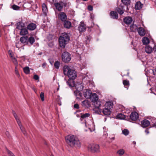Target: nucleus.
I'll return each mask as SVG.
<instances>
[{"label":"nucleus","mask_w":156,"mask_h":156,"mask_svg":"<svg viewBox=\"0 0 156 156\" xmlns=\"http://www.w3.org/2000/svg\"><path fill=\"white\" fill-rule=\"evenodd\" d=\"M34 79L35 80H38L39 79V77L37 75L35 74L34 76Z\"/></svg>","instance_id":"obj_50"},{"label":"nucleus","mask_w":156,"mask_h":156,"mask_svg":"<svg viewBox=\"0 0 156 156\" xmlns=\"http://www.w3.org/2000/svg\"><path fill=\"white\" fill-rule=\"evenodd\" d=\"M78 30L80 32H83L86 30V25L83 21H81L78 27Z\"/></svg>","instance_id":"obj_10"},{"label":"nucleus","mask_w":156,"mask_h":156,"mask_svg":"<svg viewBox=\"0 0 156 156\" xmlns=\"http://www.w3.org/2000/svg\"><path fill=\"white\" fill-rule=\"evenodd\" d=\"M36 27L37 25L35 23H31L27 25V28L29 30H33L36 28Z\"/></svg>","instance_id":"obj_15"},{"label":"nucleus","mask_w":156,"mask_h":156,"mask_svg":"<svg viewBox=\"0 0 156 156\" xmlns=\"http://www.w3.org/2000/svg\"><path fill=\"white\" fill-rule=\"evenodd\" d=\"M7 152L9 156H15L12 152L8 150L7 147L6 148Z\"/></svg>","instance_id":"obj_43"},{"label":"nucleus","mask_w":156,"mask_h":156,"mask_svg":"<svg viewBox=\"0 0 156 156\" xmlns=\"http://www.w3.org/2000/svg\"><path fill=\"white\" fill-rule=\"evenodd\" d=\"M119 7H120V8L122 9H124V5H121V4L120 5H119Z\"/></svg>","instance_id":"obj_57"},{"label":"nucleus","mask_w":156,"mask_h":156,"mask_svg":"<svg viewBox=\"0 0 156 156\" xmlns=\"http://www.w3.org/2000/svg\"><path fill=\"white\" fill-rule=\"evenodd\" d=\"M116 118L118 119H126V116L122 113H119L116 116Z\"/></svg>","instance_id":"obj_28"},{"label":"nucleus","mask_w":156,"mask_h":156,"mask_svg":"<svg viewBox=\"0 0 156 156\" xmlns=\"http://www.w3.org/2000/svg\"><path fill=\"white\" fill-rule=\"evenodd\" d=\"M28 37L27 36L22 37L20 38V41L22 43L28 45Z\"/></svg>","instance_id":"obj_18"},{"label":"nucleus","mask_w":156,"mask_h":156,"mask_svg":"<svg viewBox=\"0 0 156 156\" xmlns=\"http://www.w3.org/2000/svg\"><path fill=\"white\" fill-rule=\"evenodd\" d=\"M143 4H141L140 2H137L135 4V8L136 9L139 10L142 7Z\"/></svg>","instance_id":"obj_29"},{"label":"nucleus","mask_w":156,"mask_h":156,"mask_svg":"<svg viewBox=\"0 0 156 156\" xmlns=\"http://www.w3.org/2000/svg\"><path fill=\"white\" fill-rule=\"evenodd\" d=\"M83 87L81 85H80L78 87L76 88V90L74 91V94L77 96L78 95L80 97H81L82 94L80 92V91H82L83 89Z\"/></svg>","instance_id":"obj_8"},{"label":"nucleus","mask_w":156,"mask_h":156,"mask_svg":"<svg viewBox=\"0 0 156 156\" xmlns=\"http://www.w3.org/2000/svg\"><path fill=\"white\" fill-rule=\"evenodd\" d=\"M123 22L126 24H130L133 21L132 17L129 16H127L125 17L123 19Z\"/></svg>","instance_id":"obj_14"},{"label":"nucleus","mask_w":156,"mask_h":156,"mask_svg":"<svg viewBox=\"0 0 156 156\" xmlns=\"http://www.w3.org/2000/svg\"><path fill=\"white\" fill-rule=\"evenodd\" d=\"M81 116L80 117L82 118V119H84L86 118H87L90 116V115L89 113H86L84 114H82V113H81Z\"/></svg>","instance_id":"obj_39"},{"label":"nucleus","mask_w":156,"mask_h":156,"mask_svg":"<svg viewBox=\"0 0 156 156\" xmlns=\"http://www.w3.org/2000/svg\"><path fill=\"white\" fill-rule=\"evenodd\" d=\"M66 143L71 147L74 146L80 147L81 143L78 138L74 135L67 136L65 137Z\"/></svg>","instance_id":"obj_2"},{"label":"nucleus","mask_w":156,"mask_h":156,"mask_svg":"<svg viewBox=\"0 0 156 156\" xmlns=\"http://www.w3.org/2000/svg\"><path fill=\"white\" fill-rule=\"evenodd\" d=\"M14 117L15 118V119H16V120H17V119H19L18 118V117H17V115H16V116H14Z\"/></svg>","instance_id":"obj_64"},{"label":"nucleus","mask_w":156,"mask_h":156,"mask_svg":"<svg viewBox=\"0 0 156 156\" xmlns=\"http://www.w3.org/2000/svg\"><path fill=\"white\" fill-rule=\"evenodd\" d=\"M12 113H13V115L14 116H16V115H17L16 112H15V111H12Z\"/></svg>","instance_id":"obj_61"},{"label":"nucleus","mask_w":156,"mask_h":156,"mask_svg":"<svg viewBox=\"0 0 156 156\" xmlns=\"http://www.w3.org/2000/svg\"><path fill=\"white\" fill-rule=\"evenodd\" d=\"M142 42L144 45H147L150 42L149 39L147 37H144L142 39Z\"/></svg>","instance_id":"obj_31"},{"label":"nucleus","mask_w":156,"mask_h":156,"mask_svg":"<svg viewBox=\"0 0 156 156\" xmlns=\"http://www.w3.org/2000/svg\"><path fill=\"white\" fill-rule=\"evenodd\" d=\"M46 64L45 63H43L42 65V66L43 67H44L46 66Z\"/></svg>","instance_id":"obj_60"},{"label":"nucleus","mask_w":156,"mask_h":156,"mask_svg":"<svg viewBox=\"0 0 156 156\" xmlns=\"http://www.w3.org/2000/svg\"><path fill=\"white\" fill-rule=\"evenodd\" d=\"M82 106L86 107H89L90 104L89 101L88 100H85L82 102Z\"/></svg>","instance_id":"obj_25"},{"label":"nucleus","mask_w":156,"mask_h":156,"mask_svg":"<svg viewBox=\"0 0 156 156\" xmlns=\"http://www.w3.org/2000/svg\"><path fill=\"white\" fill-rule=\"evenodd\" d=\"M42 7L43 12L46 13L48 12V9L45 3H43L42 5Z\"/></svg>","instance_id":"obj_35"},{"label":"nucleus","mask_w":156,"mask_h":156,"mask_svg":"<svg viewBox=\"0 0 156 156\" xmlns=\"http://www.w3.org/2000/svg\"><path fill=\"white\" fill-rule=\"evenodd\" d=\"M91 98H90L92 102L94 103L98 99V96L96 93H93L91 96Z\"/></svg>","instance_id":"obj_22"},{"label":"nucleus","mask_w":156,"mask_h":156,"mask_svg":"<svg viewBox=\"0 0 156 156\" xmlns=\"http://www.w3.org/2000/svg\"><path fill=\"white\" fill-rule=\"evenodd\" d=\"M12 8L14 10H20V7L19 6L14 4L12 5Z\"/></svg>","instance_id":"obj_42"},{"label":"nucleus","mask_w":156,"mask_h":156,"mask_svg":"<svg viewBox=\"0 0 156 156\" xmlns=\"http://www.w3.org/2000/svg\"><path fill=\"white\" fill-rule=\"evenodd\" d=\"M15 73L18 76H20L19 73L18 71V69L17 68V66H16L15 69Z\"/></svg>","instance_id":"obj_47"},{"label":"nucleus","mask_w":156,"mask_h":156,"mask_svg":"<svg viewBox=\"0 0 156 156\" xmlns=\"http://www.w3.org/2000/svg\"><path fill=\"white\" fill-rule=\"evenodd\" d=\"M152 124L151 125L152 127H155L156 128V120H154L152 121Z\"/></svg>","instance_id":"obj_48"},{"label":"nucleus","mask_w":156,"mask_h":156,"mask_svg":"<svg viewBox=\"0 0 156 156\" xmlns=\"http://www.w3.org/2000/svg\"><path fill=\"white\" fill-rule=\"evenodd\" d=\"M110 17L113 19H117L118 18V15L116 11H111L110 13Z\"/></svg>","instance_id":"obj_16"},{"label":"nucleus","mask_w":156,"mask_h":156,"mask_svg":"<svg viewBox=\"0 0 156 156\" xmlns=\"http://www.w3.org/2000/svg\"><path fill=\"white\" fill-rule=\"evenodd\" d=\"M87 148L88 151L92 153H98L100 151V147L98 144H90L88 145Z\"/></svg>","instance_id":"obj_3"},{"label":"nucleus","mask_w":156,"mask_h":156,"mask_svg":"<svg viewBox=\"0 0 156 156\" xmlns=\"http://www.w3.org/2000/svg\"><path fill=\"white\" fill-rule=\"evenodd\" d=\"M102 112L104 115L108 116L110 115L111 113L110 109L106 108V107L103 108Z\"/></svg>","instance_id":"obj_19"},{"label":"nucleus","mask_w":156,"mask_h":156,"mask_svg":"<svg viewBox=\"0 0 156 156\" xmlns=\"http://www.w3.org/2000/svg\"><path fill=\"white\" fill-rule=\"evenodd\" d=\"M74 108L76 109H79L80 108V107L79 105L78 104L76 103L74 105Z\"/></svg>","instance_id":"obj_51"},{"label":"nucleus","mask_w":156,"mask_h":156,"mask_svg":"<svg viewBox=\"0 0 156 156\" xmlns=\"http://www.w3.org/2000/svg\"><path fill=\"white\" fill-rule=\"evenodd\" d=\"M151 127H150L149 128H146V129H145V132L147 134H149V129Z\"/></svg>","instance_id":"obj_54"},{"label":"nucleus","mask_w":156,"mask_h":156,"mask_svg":"<svg viewBox=\"0 0 156 156\" xmlns=\"http://www.w3.org/2000/svg\"><path fill=\"white\" fill-rule=\"evenodd\" d=\"M152 50L153 49L149 45L146 46L145 49V52L147 53L148 54L151 53V52Z\"/></svg>","instance_id":"obj_30"},{"label":"nucleus","mask_w":156,"mask_h":156,"mask_svg":"<svg viewBox=\"0 0 156 156\" xmlns=\"http://www.w3.org/2000/svg\"><path fill=\"white\" fill-rule=\"evenodd\" d=\"M93 110L94 111L95 113L100 115V113H99L98 110H96V109H94V108L93 109Z\"/></svg>","instance_id":"obj_56"},{"label":"nucleus","mask_w":156,"mask_h":156,"mask_svg":"<svg viewBox=\"0 0 156 156\" xmlns=\"http://www.w3.org/2000/svg\"><path fill=\"white\" fill-rule=\"evenodd\" d=\"M22 22H17L16 24V28L18 30H20L21 27H23L24 26L22 25Z\"/></svg>","instance_id":"obj_37"},{"label":"nucleus","mask_w":156,"mask_h":156,"mask_svg":"<svg viewBox=\"0 0 156 156\" xmlns=\"http://www.w3.org/2000/svg\"><path fill=\"white\" fill-rule=\"evenodd\" d=\"M54 5L56 9L58 11L60 12L61 11L64 7H66V6L67 4L66 3L61 2H60V3L58 2L55 3Z\"/></svg>","instance_id":"obj_6"},{"label":"nucleus","mask_w":156,"mask_h":156,"mask_svg":"<svg viewBox=\"0 0 156 156\" xmlns=\"http://www.w3.org/2000/svg\"><path fill=\"white\" fill-rule=\"evenodd\" d=\"M28 29L27 28H23L20 29V34L21 35H25L28 34Z\"/></svg>","instance_id":"obj_23"},{"label":"nucleus","mask_w":156,"mask_h":156,"mask_svg":"<svg viewBox=\"0 0 156 156\" xmlns=\"http://www.w3.org/2000/svg\"><path fill=\"white\" fill-rule=\"evenodd\" d=\"M40 97L41 98V99L42 101H43L44 100V94L43 92H41L40 95Z\"/></svg>","instance_id":"obj_46"},{"label":"nucleus","mask_w":156,"mask_h":156,"mask_svg":"<svg viewBox=\"0 0 156 156\" xmlns=\"http://www.w3.org/2000/svg\"><path fill=\"white\" fill-rule=\"evenodd\" d=\"M137 26L133 23L130 26V29L132 32H135L137 29Z\"/></svg>","instance_id":"obj_33"},{"label":"nucleus","mask_w":156,"mask_h":156,"mask_svg":"<svg viewBox=\"0 0 156 156\" xmlns=\"http://www.w3.org/2000/svg\"><path fill=\"white\" fill-rule=\"evenodd\" d=\"M105 106L106 108H108L109 109L113 108V103L112 102L109 101L106 102L105 104Z\"/></svg>","instance_id":"obj_27"},{"label":"nucleus","mask_w":156,"mask_h":156,"mask_svg":"<svg viewBox=\"0 0 156 156\" xmlns=\"http://www.w3.org/2000/svg\"><path fill=\"white\" fill-rule=\"evenodd\" d=\"M20 128L23 134L25 136H27V133L25 128L22 126H21Z\"/></svg>","instance_id":"obj_40"},{"label":"nucleus","mask_w":156,"mask_h":156,"mask_svg":"<svg viewBox=\"0 0 156 156\" xmlns=\"http://www.w3.org/2000/svg\"><path fill=\"white\" fill-rule=\"evenodd\" d=\"M60 65V62L58 61H55L54 64V67L55 69H59Z\"/></svg>","instance_id":"obj_36"},{"label":"nucleus","mask_w":156,"mask_h":156,"mask_svg":"<svg viewBox=\"0 0 156 156\" xmlns=\"http://www.w3.org/2000/svg\"><path fill=\"white\" fill-rule=\"evenodd\" d=\"M12 60L14 64L16 66H18V62L17 59L15 58H12Z\"/></svg>","instance_id":"obj_44"},{"label":"nucleus","mask_w":156,"mask_h":156,"mask_svg":"<svg viewBox=\"0 0 156 156\" xmlns=\"http://www.w3.org/2000/svg\"><path fill=\"white\" fill-rule=\"evenodd\" d=\"M127 117L128 118L126 119L127 120L130 122L135 121L138 119L139 115L136 112H134L131 113L129 117L127 116Z\"/></svg>","instance_id":"obj_5"},{"label":"nucleus","mask_w":156,"mask_h":156,"mask_svg":"<svg viewBox=\"0 0 156 156\" xmlns=\"http://www.w3.org/2000/svg\"><path fill=\"white\" fill-rule=\"evenodd\" d=\"M63 22L64 27L65 28L69 29L72 27L71 23L70 21L66 20Z\"/></svg>","instance_id":"obj_12"},{"label":"nucleus","mask_w":156,"mask_h":156,"mask_svg":"<svg viewBox=\"0 0 156 156\" xmlns=\"http://www.w3.org/2000/svg\"><path fill=\"white\" fill-rule=\"evenodd\" d=\"M153 50L156 52V44H154V47L153 48Z\"/></svg>","instance_id":"obj_59"},{"label":"nucleus","mask_w":156,"mask_h":156,"mask_svg":"<svg viewBox=\"0 0 156 156\" xmlns=\"http://www.w3.org/2000/svg\"><path fill=\"white\" fill-rule=\"evenodd\" d=\"M150 125V122L147 119H145L141 122V126L143 128H146Z\"/></svg>","instance_id":"obj_13"},{"label":"nucleus","mask_w":156,"mask_h":156,"mask_svg":"<svg viewBox=\"0 0 156 156\" xmlns=\"http://www.w3.org/2000/svg\"><path fill=\"white\" fill-rule=\"evenodd\" d=\"M63 69L64 75L69 78V79L66 82L67 84L70 87H74L75 83L74 80L77 77V74L76 72L67 65H65L63 67Z\"/></svg>","instance_id":"obj_1"},{"label":"nucleus","mask_w":156,"mask_h":156,"mask_svg":"<svg viewBox=\"0 0 156 156\" xmlns=\"http://www.w3.org/2000/svg\"><path fill=\"white\" fill-rule=\"evenodd\" d=\"M122 133L125 136L128 135L129 133V131L127 129H124L122 131Z\"/></svg>","instance_id":"obj_41"},{"label":"nucleus","mask_w":156,"mask_h":156,"mask_svg":"<svg viewBox=\"0 0 156 156\" xmlns=\"http://www.w3.org/2000/svg\"><path fill=\"white\" fill-rule=\"evenodd\" d=\"M92 27V26H91L90 27H88V31H89V32H90L91 31V30L90 29V28Z\"/></svg>","instance_id":"obj_62"},{"label":"nucleus","mask_w":156,"mask_h":156,"mask_svg":"<svg viewBox=\"0 0 156 156\" xmlns=\"http://www.w3.org/2000/svg\"><path fill=\"white\" fill-rule=\"evenodd\" d=\"M93 103L94 104L93 105H94L95 107L94 109L100 108L101 104V101L98 100Z\"/></svg>","instance_id":"obj_24"},{"label":"nucleus","mask_w":156,"mask_h":156,"mask_svg":"<svg viewBox=\"0 0 156 156\" xmlns=\"http://www.w3.org/2000/svg\"><path fill=\"white\" fill-rule=\"evenodd\" d=\"M87 9L89 11H92L93 10V6L91 5H89L87 6Z\"/></svg>","instance_id":"obj_49"},{"label":"nucleus","mask_w":156,"mask_h":156,"mask_svg":"<svg viewBox=\"0 0 156 156\" xmlns=\"http://www.w3.org/2000/svg\"><path fill=\"white\" fill-rule=\"evenodd\" d=\"M62 61L65 63H68L71 58V55L68 52H64L62 55Z\"/></svg>","instance_id":"obj_4"},{"label":"nucleus","mask_w":156,"mask_h":156,"mask_svg":"<svg viewBox=\"0 0 156 156\" xmlns=\"http://www.w3.org/2000/svg\"><path fill=\"white\" fill-rule=\"evenodd\" d=\"M121 1L124 5L126 6V11L129 10L128 6L130 4V0H121Z\"/></svg>","instance_id":"obj_21"},{"label":"nucleus","mask_w":156,"mask_h":156,"mask_svg":"<svg viewBox=\"0 0 156 156\" xmlns=\"http://www.w3.org/2000/svg\"><path fill=\"white\" fill-rule=\"evenodd\" d=\"M23 70L24 73L26 74H28L30 73V70L28 66H26L23 68Z\"/></svg>","instance_id":"obj_38"},{"label":"nucleus","mask_w":156,"mask_h":156,"mask_svg":"<svg viewBox=\"0 0 156 156\" xmlns=\"http://www.w3.org/2000/svg\"><path fill=\"white\" fill-rule=\"evenodd\" d=\"M86 90V91H84L83 93V96L86 98L90 99L91 98V96L93 94L89 89H87Z\"/></svg>","instance_id":"obj_11"},{"label":"nucleus","mask_w":156,"mask_h":156,"mask_svg":"<svg viewBox=\"0 0 156 156\" xmlns=\"http://www.w3.org/2000/svg\"><path fill=\"white\" fill-rule=\"evenodd\" d=\"M124 153V150L122 149V150H120L118 151H117V153L119 154V155L121 156Z\"/></svg>","instance_id":"obj_45"},{"label":"nucleus","mask_w":156,"mask_h":156,"mask_svg":"<svg viewBox=\"0 0 156 156\" xmlns=\"http://www.w3.org/2000/svg\"><path fill=\"white\" fill-rule=\"evenodd\" d=\"M98 109L99 112L100 114L101 113V112L102 111V109L101 108H96V109Z\"/></svg>","instance_id":"obj_58"},{"label":"nucleus","mask_w":156,"mask_h":156,"mask_svg":"<svg viewBox=\"0 0 156 156\" xmlns=\"http://www.w3.org/2000/svg\"><path fill=\"white\" fill-rule=\"evenodd\" d=\"M115 10L120 15L123 14L124 12L126 11L125 10L122 9L119 7H116L115 9Z\"/></svg>","instance_id":"obj_26"},{"label":"nucleus","mask_w":156,"mask_h":156,"mask_svg":"<svg viewBox=\"0 0 156 156\" xmlns=\"http://www.w3.org/2000/svg\"><path fill=\"white\" fill-rule=\"evenodd\" d=\"M8 52L9 55H10V56L11 58H12L13 57L12 55V51L11 50H9L8 51Z\"/></svg>","instance_id":"obj_55"},{"label":"nucleus","mask_w":156,"mask_h":156,"mask_svg":"<svg viewBox=\"0 0 156 156\" xmlns=\"http://www.w3.org/2000/svg\"><path fill=\"white\" fill-rule=\"evenodd\" d=\"M16 121L17 122L20 127V126H22L21 125V122L20 120L19 119H17V120Z\"/></svg>","instance_id":"obj_52"},{"label":"nucleus","mask_w":156,"mask_h":156,"mask_svg":"<svg viewBox=\"0 0 156 156\" xmlns=\"http://www.w3.org/2000/svg\"><path fill=\"white\" fill-rule=\"evenodd\" d=\"M60 37L62 38V39H64L65 40H67V41H69L70 40V37L69 34L66 33L64 32L61 34Z\"/></svg>","instance_id":"obj_17"},{"label":"nucleus","mask_w":156,"mask_h":156,"mask_svg":"<svg viewBox=\"0 0 156 156\" xmlns=\"http://www.w3.org/2000/svg\"><path fill=\"white\" fill-rule=\"evenodd\" d=\"M14 117L15 118V119H16V120H17V119H19L18 118V117H17V115H16V116H14Z\"/></svg>","instance_id":"obj_63"},{"label":"nucleus","mask_w":156,"mask_h":156,"mask_svg":"<svg viewBox=\"0 0 156 156\" xmlns=\"http://www.w3.org/2000/svg\"><path fill=\"white\" fill-rule=\"evenodd\" d=\"M35 41V40L34 38L32 36H30L29 38H28V44L29 42L31 45H32Z\"/></svg>","instance_id":"obj_32"},{"label":"nucleus","mask_w":156,"mask_h":156,"mask_svg":"<svg viewBox=\"0 0 156 156\" xmlns=\"http://www.w3.org/2000/svg\"><path fill=\"white\" fill-rule=\"evenodd\" d=\"M90 18H91V19H92V22H93V21L94 19V14H93V13H91V14H90Z\"/></svg>","instance_id":"obj_53"},{"label":"nucleus","mask_w":156,"mask_h":156,"mask_svg":"<svg viewBox=\"0 0 156 156\" xmlns=\"http://www.w3.org/2000/svg\"><path fill=\"white\" fill-rule=\"evenodd\" d=\"M123 83L125 87L128 89L129 86V81L127 80H123Z\"/></svg>","instance_id":"obj_34"},{"label":"nucleus","mask_w":156,"mask_h":156,"mask_svg":"<svg viewBox=\"0 0 156 156\" xmlns=\"http://www.w3.org/2000/svg\"><path fill=\"white\" fill-rule=\"evenodd\" d=\"M137 31L139 34L141 36H143L146 33L144 29L141 27L137 29Z\"/></svg>","instance_id":"obj_20"},{"label":"nucleus","mask_w":156,"mask_h":156,"mask_svg":"<svg viewBox=\"0 0 156 156\" xmlns=\"http://www.w3.org/2000/svg\"><path fill=\"white\" fill-rule=\"evenodd\" d=\"M58 41L60 47L62 48H64L66 44H68L69 42V41H67V40L62 39V38L60 37L58 39Z\"/></svg>","instance_id":"obj_7"},{"label":"nucleus","mask_w":156,"mask_h":156,"mask_svg":"<svg viewBox=\"0 0 156 156\" xmlns=\"http://www.w3.org/2000/svg\"><path fill=\"white\" fill-rule=\"evenodd\" d=\"M58 18L59 20L63 22L67 20V16L65 12H60L58 14Z\"/></svg>","instance_id":"obj_9"}]
</instances>
